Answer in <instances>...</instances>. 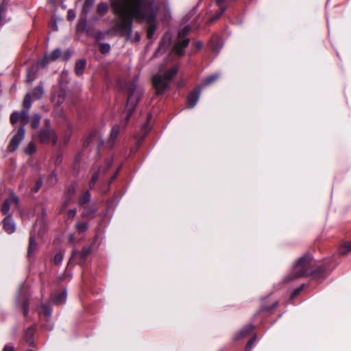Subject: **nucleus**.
I'll use <instances>...</instances> for the list:
<instances>
[{"mask_svg":"<svg viewBox=\"0 0 351 351\" xmlns=\"http://www.w3.org/2000/svg\"><path fill=\"white\" fill-rule=\"evenodd\" d=\"M128 92V98L126 102L125 108L123 111V116L125 121H128L132 114L133 113L136 105L143 95V89L137 86L136 80H134L127 87Z\"/></svg>","mask_w":351,"mask_h":351,"instance_id":"obj_2","label":"nucleus"},{"mask_svg":"<svg viewBox=\"0 0 351 351\" xmlns=\"http://www.w3.org/2000/svg\"><path fill=\"white\" fill-rule=\"evenodd\" d=\"M19 202V198L14 194H12L9 199L4 201L1 208L2 213L7 214L10 210L11 204H15L17 206Z\"/></svg>","mask_w":351,"mask_h":351,"instance_id":"obj_12","label":"nucleus"},{"mask_svg":"<svg viewBox=\"0 0 351 351\" xmlns=\"http://www.w3.org/2000/svg\"><path fill=\"white\" fill-rule=\"evenodd\" d=\"M196 47H197V48L200 49L202 47V44L201 43L198 42L196 43Z\"/></svg>","mask_w":351,"mask_h":351,"instance_id":"obj_56","label":"nucleus"},{"mask_svg":"<svg viewBox=\"0 0 351 351\" xmlns=\"http://www.w3.org/2000/svg\"><path fill=\"white\" fill-rule=\"evenodd\" d=\"M219 77V75L218 73L212 74L203 80L202 86H206L210 85L215 82Z\"/></svg>","mask_w":351,"mask_h":351,"instance_id":"obj_25","label":"nucleus"},{"mask_svg":"<svg viewBox=\"0 0 351 351\" xmlns=\"http://www.w3.org/2000/svg\"><path fill=\"white\" fill-rule=\"evenodd\" d=\"M69 204V199L65 200L62 204V209L66 208Z\"/></svg>","mask_w":351,"mask_h":351,"instance_id":"obj_51","label":"nucleus"},{"mask_svg":"<svg viewBox=\"0 0 351 351\" xmlns=\"http://www.w3.org/2000/svg\"><path fill=\"white\" fill-rule=\"evenodd\" d=\"M25 137V129L23 127H21L16 134L13 136L10 140L8 150L10 152H14L19 147L20 143L23 140Z\"/></svg>","mask_w":351,"mask_h":351,"instance_id":"obj_8","label":"nucleus"},{"mask_svg":"<svg viewBox=\"0 0 351 351\" xmlns=\"http://www.w3.org/2000/svg\"><path fill=\"white\" fill-rule=\"evenodd\" d=\"M312 264L313 259L310 256L305 255L301 257L295 265L293 272L287 277V280L290 281L311 274Z\"/></svg>","mask_w":351,"mask_h":351,"instance_id":"obj_3","label":"nucleus"},{"mask_svg":"<svg viewBox=\"0 0 351 351\" xmlns=\"http://www.w3.org/2000/svg\"><path fill=\"white\" fill-rule=\"evenodd\" d=\"M14 347L11 345H5L3 348V351H14Z\"/></svg>","mask_w":351,"mask_h":351,"instance_id":"obj_47","label":"nucleus"},{"mask_svg":"<svg viewBox=\"0 0 351 351\" xmlns=\"http://www.w3.org/2000/svg\"><path fill=\"white\" fill-rule=\"evenodd\" d=\"M200 88L195 89L191 92L188 97L187 106L189 108H193L199 100L200 95Z\"/></svg>","mask_w":351,"mask_h":351,"instance_id":"obj_13","label":"nucleus"},{"mask_svg":"<svg viewBox=\"0 0 351 351\" xmlns=\"http://www.w3.org/2000/svg\"><path fill=\"white\" fill-rule=\"evenodd\" d=\"M349 251H351V242L345 244L339 249V254L341 255H346Z\"/></svg>","mask_w":351,"mask_h":351,"instance_id":"obj_32","label":"nucleus"},{"mask_svg":"<svg viewBox=\"0 0 351 351\" xmlns=\"http://www.w3.org/2000/svg\"><path fill=\"white\" fill-rule=\"evenodd\" d=\"M97 134L95 133V134H92L90 137H89V139L86 141V143L88 144L90 141H93L95 140H97Z\"/></svg>","mask_w":351,"mask_h":351,"instance_id":"obj_43","label":"nucleus"},{"mask_svg":"<svg viewBox=\"0 0 351 351\" xmlns=\"http://www.w3.org/2000/svg\"><path fill=\"white\" fill-rule=\"evenodd\" d=\"M210 45L214 51L217 52L222 47L223 44L219 38L215 37L211 40Z\"/></svg>","mask_w":351,"mask_h":351,"instance_id":"obj_24","label":"nucleus"},{"mask_svg":"<svg viewBox=\"0 0 351 351\" xmlns=\"http://www.w3.org/2000/svg\"><path fill=\"white\" fill-rule=\"evenodd\" d=\"M116 176H117V173L113 175V176L112 177V180L114 179Z\"/></svg>","mask_w":351,"mask_h":351,"instance_id":"obj_59","label":"nucleus"},{"mask_svg":"<svg viewBox=\"0 0 351 351\" xmlns=\"http://www.w3.org/2000/svg\"><path fill=\"white\" fill-rule=\"evenodd\" d=\"M8 10L7 3L4 1L0 5V16L5 12Z\"/></svg>","mask_w":351,"mask_h":351,"instance_id":"obj_42","label":"nucleus"},{"mask_svg":"<svg viewBox=\"0 0 351 351\" xmlns=\"http://www.w3.org/2000/svg\"><path fill=\"white\" fill-rule=\"evenodd\" d=\"M90 199V194L87 191L84 192L81 197L79 198V204L81 206H84L86 203H88Z\"/></svg>","mask_w":351,"mask_h":351,"instance_id":"obj_27","label":"nucleus"},{"mask_svg":"<svg viewBox=\"0 0 351 351\" xmlns=\"http://www.w3.org/2000/svg\"><path fill=\"white\" fill-rule=\"evenodd\" d=\"M66 299V291L64 290L60 293H56L53 297V302L56 304H64Z\"/></svg>","mask_w":351,"mask_h":351,"instance_id":"obj_19","label":"nucleus"},{"mask_svg":"<svg viewBox=\"0 0 351 351\" xmlns=\"http://www.w3.org/2000/svg\"><path fill=\"white\" fill-rule=\"evenodd\" d=\"M38 138L42 143H51L55 145L58 140V136L51 127L44 128L40 130L38 134Z\"/></svg>","mask_w":351,"mask_h":351,"instance_id":"obj_7","label":"nucleus"},{"mask_svg":"<svg viewBox=\"0 0 351 351\" xmlns=\"http://www.w3.org/2000/svg\"><path fill=\"white\" fill-rule=\"evenodd\" d=\"M254 326L251 324L246 326L238 334L235 335L234 339L236 340H239L241 338H243L252 330Z\"/></svg>","mask_w":351,"mask_h":351,"instance_id":"obj_22","label":"nucleus"},{"mask_svg":"<svg viewBox=\"0 0 351 351\" xmlns=\"http://www.w3.org/2000/svg\"><path fill=\"white\" fill-rule=\"evenodd\" d=\"M226 0H217L216 2L217 4L221 5Z\"/></svg>","mask_w":351,"mask_h":351,"instance_id":"obj_57","label":"nucleus"},{"mask_svg":"<svg viewBox=\"0 0 351 351\" xmlns=\"http://www.w3.org/2000/svg\"><path fill=\"white\" fill-rule=\"evenodd\" d=\"M77 210L76 209H71L69 210L66 214V217L68 219L73 218L76 215Z\"/></svg>","mask_w":351,"mask_h":351,"instance_id":"obj_41","label":"nucleus"},{"mask_svg":"<svg viewBox=\"0 0 351 351\" xmlns=\"http://www.w3.org/2000/svg\"><path fill=\"white\" fill-rule=\"evenodd\" d=\"M46 230L47 226L45 222L44 221L43 219H40L35 223L33 227V231L31 234L34 236L38 234V237H42L46 232Z\"/></svg>","mask_w":351,"mask_h":351,"instance_id":"obj_11","label":"nucleus"},{"mask_svg":"<svg viewBox=\"0 0 351 351\" xmlns=\"http://www.w3.org/2000/svg\"><path fill=\"white\" fill-rule=\"evenodd\" d=\"M40 65L39 62L29 69L27 74L26 82L27 84H32L36 78L38 66Z\"/></svg>","mask_w":351,"mask_h":351,"instance_id":"obj_15","label":"nucleus"},{"mask_svg":"<svg viewBox=\"0 0 351 351\" xmlns=\"http://www.w3.org/2000/svg\"><path fill=\"white\" fill-rule=\"evenodd\" d=\"M80 22H81V23H82L83 24H85V23H86V19H85V18L81 19H80Z\"/></svg>","mask_w":351,"mask_h":351,"instance_id":"obj_58","label":"nucleus"},{"mask_svg":"<svg viewBox=\"0 0 351 351\" xmlns=\"http://www.w3.org/2000/svg\"><path fill=\"white\" fill-rule=\"evenodd\" d=\"M95 0H85L84 3H86V6L92 7L94 4Z\"/></svg>","mask_w":351,"mask_h":351,"instance_id":"obj_48","label":"nucleus"},{"mask_svg":"<svg viewBox=\"0 0 351 351\" xmlns=\"http://www.w3.org/2000/svg\"><path fill=\"white\" fill-rule=\"evenodd\" d=\"M45 128L50 127V121L49 119L45 120Z\"/></svg>","mask_w":351,"mask_h":351,"instance_id":"obj_52","label":"nucleus"},{"mask_svg":"<svg viewBox=\"0 0 351 351\" xmlns=\"http://www.w3.org/2000/svg\"><path fill=\"white\" fill-rule=\"evenodd\" d=\"M114 14L119 17L113 31L128 38L131 37L132 19L145 20L149 24L154 21L156 13L150 0H110Z\"/></svg>","mask_w":351,"mask_h":351,"instance_id":"obj_1","label":"nucleus"},{"mask_svg":"<svg viewBox=\"0 0 351 351\" xmlns=\"http://www.w3.org/2000/svg\"><path fill=\"white\" fill-rule=\"evenodd\" d=\"M90 253V248L84 247L81 252H79L76 250H73L71 259H77L78 264H82L85 262L87 256Z\"/></svg>","mask_w":351,"mask_h":351,"instance_id":"obj_9","label":"nucleus"},{"mask_svg":"<svg viewBox=\"0 0 351 351\" xmlns=\"http://www.w3.org/2000/svg\"><path fill=\"white\" fill-rule=\"evenodd\" d=\"M38 244L36 242L35 237L32 234H31L29 239V245L27 250V256L31 257L38 251Z\"/></svg>","mask_w":351,"mask_h":351,"instance_id":"obj_16","label":"nucleus"},{"mask_svg":"<svg viewBox=\"0 0 351 351\" xmlns=\"http://www.w3.org/2000/svg\"><path fill=\"white\" fill-rule=\"evenodd\" d=\"M43 185V181L39 179L36 182V184H35V186L33 188V191L34 192H37L38 191V190L40 189V187L42 186Z\"/></svg>","mask_w":351,"mask_h":351,"instance_id":"obj_40","label":"nucleus"},{"mask_svg":"<svg viewBox=\"0 0 351 351\" xmlns=\"http://www.w3.org/2000/svg\"><path fill=\"white\" fill-rule=\"evenodd\" d=\"M74 238H75L74 234H70L69 235V241L71 243L73 242Z\"/></svg>","mask_w":351,"mask_h":351,"instance_id":"obj_53","label":"nucleus"},{"mask_svg":"<svg viewBox=\"0 0 351 351\" xmlns=\"http://www.w3.org/2000/svg\"><path fill=\"white\" fill-rule=\"evenodd\" d=\"M191 28L189 26H185L178 33V39L173 45V52L182 56L184 53V49L189 44V39L186 38Z\"/></svg>","mask_w":351,"mask_h":351,"instance_id":"obj_5","label":"nucleus"},{"mask_svg":"<svg viewBox=\"0 0 351 351\" xmlns=\"http://www.w3.org/2000/svg\"><path fill=\"white\" fill-rule=\"evenodd\" d=\"M41 117L38 114H34L31 119V126L35 129L38 127Z\"/></svg>","mask_w":351,"mask_h":351,"instance_id":"obj_28","label":"nucleus"},{"mask_svg":"<svg viewBox=\"0 0 351 351\" xmlns=\"http://www.w3.org/2000/svg\"><path fill=\"white\" fill-rule=\"evenodd\" d=\"M177 72L178 68L173 66L164 73L160 72L153 76L152 83L157 94H162L164 93Z\"/></svg>","mask_w":351,"mask_h":351,"instance_id":"obj_4","label":"nucleus"},{"mask_svg":"<svg viewBox=\"0 0 351 351\" xmlns=\"http://www.w3.org/2000/svg\"><path fill=\"white\" fill-rule=\"evenodd\" d=\"M36 147L34 143H29L24 149V152L27 154H32L35 153Z\"/></svg>","mask_w":351,"mask_h":351,"instance_id":"obj_30","label":"nucleus"},{"mask_svg":"<svg viewBox=\"0 0 351 351\" xmlns=\"http://www.w3.org/2000/svg\"><path fill=\"white\" fill-rule=\"evenodd\" d=\"M23 314L25 316L27 315L28 313V307H27V302H25L23 304Z\"/></svg>","mask_w":351,"mask_h":351,"instance_id":"obj_45","label":"nucleus"},{"mask_svg":"<svg viewBox=\"0 0 351 351\" xmlns=\"http://www.w3.org/2000/svg\"><path fill=\"white\" fill-rule=\"evenodd\" d=\"M120 132V127L119 125H114L111 130L110 137L108 139V144L112 147Z\"/></svg>","mask_w":351,"mask_h":351,"instance_id":"obj_18","label":"nucleus"},{"mask_svg":"<svg viewBox=\"0 0 351 351\" xmlns=\"http://www.w3.org/2000/svg\"><path fill=\"white\" fill-rule=\"evenodd\" d=\"M91 7L86 6V3H84L83 8H82V12L86 15L90 10Z\"/></svg>","mask_w":351,"mask_h":351,"instance_id":"obj_46","label":"nucleus"},{"mask_svg":"<svg viewBox=\"0 0 351 351\" xmlns=\"http://www.w3.org/2000/svg\"><path fill=\"white\" fill-rule=\"evenodd\" d=\"M67 53H68L67 58H69L71 57V54L69 52H67Z\"/></svg>","mask_w":351,"mask_h":351,"instance_id":"obj_60","label":"nucleus"},{"mask_svg":"<svg viewBox=\"0 0 351 351\" xmlns=\"http://www.w3.org/2000/svg\"><path fill=\"white\" fill-rule=\"evenodd\" d=\"M169 45V40H165V39L162 40L160 43L159 47L158 48L157 53H158V52L163 53L166 50V49Z\"/></svg>","mask_w":351,"mask_h":351,"instance_id":"obj_31","label":"nucleus"},{"mask_svg":"<svg viewBox=\"0 0 351 351\" xmlns=\"http://www.w3.org/2000/svg\"><path fill=\"white\" fill-rule=\"evenodd\" d=\"M99 49L102 53H106L110 51V46L109 44H107V43H101V44H100Z\"/></svg>","mask_w":351,"mask_h":351,"instance_id":"obj_35","label":"nucleus"},{"mask_svg":"<svg viewBox=\"0 0 351 351\" xmlns=\"http://www.w3.org/2000/svg\"><path fill=\"white\" fill-rule=\"evenodd\" d=\"M108 10V5L106 3L100 2L97 7V12L99 14L103 16Z\"/></svg>","mask_w":351,"mask_h":351,"instance_id":"obj_26","label":"nucleus"},{"mask_svg":"<svg viewBox=\"0 0 351 351\" xmlns=\"http://www.w3.org/2000/svg\"><path fill=\"white\" fill-rule=\"evenodd\" d=\"M23 107V109L19 112L20 121L23 123V125H25L29 121V110L30 108H27L25 106Z\"/></svg>","mask_w":351,"mask_h":351,"instance_id":"obj_23","label":"nucleus"},{"mask_svg":"<svg viewBox=\"0 0 351 351\" xmlns=\"http://www.w3.org/2000/svg\"><path fill=\"white\" fill-rule=\"evenodd\" d=\"M63 254L60 252L57 253L54 256V263L56 264H60L63 260Z\"/></svg>","mask_w":351,"mask_h":351,"instance_id":"obj_37","label":"nucleus"},{"mask_svg":"<svg viewBox=\"0 0 351 351\" xmlns=\"http://www.w3.org/2000/svg\"><path fill=\"white\" fill-rule=\"evenodd\" d=\"M256 336H254L252 339H250L248 341V342H247V345L245 346V351H250L251 350V349H252V346H253V345H254V342L256 341Z\"/></svg>","mask_w":351,"mask_h":351,"instance_id":"obj_36","label":"nucleus"},{"mask_svg":"<svg viewBox=\"0 0 351 351\" xmlns=\"http://www.w3.org/2000/svg\"><path fill=\"white\" fill-rule=\"evenodd\" d=\"M99 174H100V170H98L92 176V178L89 183V186L90 189H92L94 186L95 184L96 183L97 180L99 178Z\"/></svg>","mask_w":351,"mask_h":351,"instance_id":"obj_33","label":"nucleus"},{"mask_svg":"<svg viewBox=\"0 0 351 351\" xmlns=\"http://www.w3.org/2000/svg\"><path fill=\"white\" fill-rule=\"evenodd\" d=\"M300 292V289H297L294 291V293H293V297H295Z\"/></svg>","mask_w":351,"mask_h":351,"instance_id":"obj_54","label":"nucleus"},{"mask_svg":"<svg viewBox=\"0 0 351 351\" xmlns=\"http://www.w3.org/2000/svg\"><path fill=\"white\" fill-rule=\"evenodd\" d=\"M75 18V13L73 10H69L67 14V19L69 21H72Z\"/></svg>","mask_w":351,"mask_h":351,"instance_id":"obj_39","label":"nucleus"},{"mask_svg":"<svg viewBox=\"0 0 351 351\" xmlns=\"http://www.w3.org/2000/svg\"><path fill=\"white\" fill-rule=\"evenodd\" d=\"M3 228L8 234L13 233L16 230V225L10 215L3 219Z\"/></svg>","mask_w":351,"mask_h":351,"instance_id":"obj_14","label":"nucleus"},{"mask_svg":"<svg viewBox=\"0 0 351 351\" xmlns=\"http://www.w3.org/2000/svg\"><path fill=\"white\" fill-rule=\"evenodd\" d=\"M25 334L27 336H29V337L32 336L33 334V328H27L25 332Z\"/></svg>","mask_w":351,"mask_h":351,"instance_id":"obj_50","label":"nucleus"},{"mask_svg":"<svg viewBox=\"0 0 351 351\" xmlns=\"http://www.w3.org/2000/svg\"><path fill=\"white\" fill-rule=\"evenodd\" d=\"M112 166V161H108L106 167L104 168L103 173H106Z\"/></svg>","mask_w":351,"mask_h":351,"instance_id":"obj_49","label":"nucleus"},{"mask_svg":"<svg viewBox=\"0 0 351 351\" xmlns=\"http://www.w3.org/2000/svg\"><path fill=\"white\" fill-rule=\"evenodd\" d=\"M61 54L59 49H54L49 56L45 55L40 61L39 64L42 66H45L49 62L55 61Z\"/></svg>","mask_w":351,"mask_h":351,"instance_id":"obj_10","label":"nucleus"},{"mask_svg":"<svg viewBox=\"0 0 351 351\" xmlns=\"http://www.w3.org/2000/svg\"><path fill=\"white\" fill-rule=\"evenodd\" d=\"M86 66V60L84 59L78 60L75 62V72L77 75H80L83 73Z\"/></svg>","mask_w":351,"mask_h":351,"instance_id":"obj_20","label":"nucleus"},{"mask_svg":"<svg viewBox=\"0 0 351 351\" xmlns=\"http://www.w3.org/2000/svg\"><path fill=\"white\" fill-rule=\"evenodd\" d=\"M75 229L79 233H83L88 230V223L86 222H78L75 225Z\"/></svg>","mask_w":351,"mask_h":351,"instance_id":"obj_29","label":"nucleus"},{"mask_svg":"<svg viewBox=\"0 0 351 351\" xmlns=\"http://www.w3.org/2000/svg\"><path fill=\"white\" fill-rule=\"evenodd\" d=\"M226 7H221L220 8V10L218 12H217V13L215 14L213 20L215 21V20L218 19L223 14V12L226 11Z\"/></svg>","mask_w":351,"mask_h":351,"instance_id":"obj_38","label":"nucleus"},{"mask_svg":"<svg viewBox=\"0 0 351 351\" xmlns=\"http://www.w3.org/2000/svg\"><path fill=\"white\" fill-rule=\"evenodd\" d=\"M42 309H43V311L44 313H45L46 315H49L50 314L49 308V307H48L47 305L43 304V305L42 306Z\"/></svg>","mask_w":351,"mask_h":351,"instance_id":"obj_44","label":"nucleus"},{"mask_svg":"<svg viewBox=\"0 0 351 351\" xmlns=\"http://www.w3.org/2000/svg\"><path fill=\"white\" fill-rule=\"evenodd\" d=\"M20 121V114L18 112H14L10 116V122L14 125L17 121Z\"/></svg>","mask_w":351,"mask_h":351,"instance_id":"obj_34","label":"nucleus"},{"mask_svg":"<svg viewBox=\"0 0 351 351\" xmlns=\"http://www.w3.org/2000/svg\"><path fill=\"white\" fill-rule=\"evenodd\" d=\"M44 93L43 84L40 82L31 93H28L25 95L23 101V106H25L27 108H30L32 106V99L38 100L41 99Z\"/></svg>","mask_w":351,"mask_h":351,"instance_id":"obj_6","label":"nucleus"},{"mask_svg":"<svg viewBox=\"0 0 351 351\" xmlns=\"http://www.w3.org/2000/svg\"><path fill=\"white\" fill-rule=\"evenodd\" d=\"M97 211V208L93 206H84L82 213L83 218L93 219L95 217V213Z\"/></svg>","mask_w":351,"mask_h":351,"instance_id":"obj_17","label":"nucleus"},{"mask_svg":"<svg viewBox=\"0 0 351 351\" xmlns=\"http://www.w3.org/2000/svg\"><path fill=\"white\" fill-rule=\"evenodd\" d=\"M152 35H153V32L151 29H149L148 31L147 36L149 38H151L152 36Z\"/></svg>","mask_w":351,"mask_h":351,"instance_id":"obj_55","label":"nucleus"},{"mask_svg":"<svg viewBox=\"0 0 351 351\" xmlns=\"http://www.w3.org/2000/svg\"><path fill=\"white\" fill-rule=\"evenodd\" d=\"M151 118H152L151 114H149L148 117H147V122L141 128V130L143 132V134L142 136L138 137V143L143 140V138H145V135L150 130L151 128L149 126V122Z\"/></svg>","mask_w":351,"mask_h":351,"instance_id":"obj_21","label":"nucleus"}]
</instances>
